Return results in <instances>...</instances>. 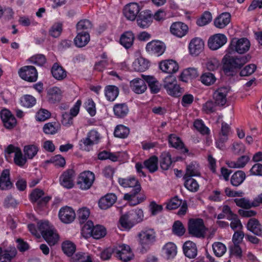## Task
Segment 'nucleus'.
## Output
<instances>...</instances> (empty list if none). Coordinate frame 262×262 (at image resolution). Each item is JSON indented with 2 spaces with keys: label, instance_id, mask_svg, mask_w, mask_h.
I'll return each instance as SVG.
<instances>
[{
  "label": "nucleus",
  "instance_id": "obj_1",
  "mask_svg": "<svg viewBox=\"0 0 262 262\" xmlns=\"http://www.w3.org/2000/svg\"><path fill=\"white\" fill-rule=\"evenodd\" d=\"M249 55L231 56L226 55L223 58L224 71L226 74L233 75L237 70L242 67L250 59Z\"/></svg>",
  "mask_w": 262,
  "mask_h": 262
},
{
  "label": "nucleus",
  "instance_id": "obj_2",
  "mask_svg": "<svg viewBox=\"0 0 262 262\" xmlns=\"http://www.w3.org/2000/svg\"><path fill=\"white\" fill-rule=\"evenodd\" d=\"M118 183L124 188H132L131 191L124 194V200L130 199L132 197L138 194L141 189L140 184L134 177L119 178Z\"/></svg>",
  "mask_w": 262,
  "mask_h": 262
},
{
  "label": "nucleus",
  "instance_id": "obj_3",
  "mask_svg": "<svg viewBox=\"0 0 262 262\" xmlns=\"http://www.w3.org/2000/svg\"><path fill=\"white\" fill-rule=\"evenodd\" d=\"M188 230L189 233L191 235L198 238H204L205 236L207 229L204 225L202 219H192L189 221Z\"/></svg>",
  "mask_w": 262,
  "mask_h": 262
},
{
  "label": "nucleus",
  "instance_id": "obj_4",
  "mask_svg": "<svg viewBox=\"0 0 262 262\" xmlns=\"http://www.w3.org/2000/svg\"><path fill=\"white\" fill-rule=\"evenodd\" d=\"M163 86L168 94L173 97H179L184 92L183 89L178 84L176 78L172 76L165 78Z\"/></svg>",
  "mask_w": 262,
  "mask_h": 262
},
{
  "label": "nucleus",
  "instance_id": "obj_5",
  "mask_svg": "<svg viewBox=\"0 0 262 262\" xmlns=\"http://www.w3.org/2000/svg\"><path fill=\"white\" fill-rule=\"evenodd\" d=\"M138 241L144 249L148 248L156 241V233L154 229L146 228L142 230L138 234Z\"/></svg>",
  "mask_w": 262,
  "mask_h": 262
},
{
  "label": "nucleus",
  "instance_id": "obj_6",
  "mask_svg": "<svg viewBox=\"0 0 262 262\" xmlns=\"http://www.w3.org/2000/svg\"><path fill=\"white\" fill-rule=\"evenodd\" d=\"M99 139L98 133L95 130L90 131L85 138L82 139L79 141L80 149L85 151H90L93 145L97 144Z\"/></svg>",
  "mask_w": 262,
  "mask_h": 262
},
{
  "label": "nucleus",
  "instance_id": "obj_7",
  "mask_svg": "<svg viewBox=\"0 0 262 262\" xmlns=\"http://www.w3.org/2000/svg\"><path fill=\"white\" fill-rule=\"evenodd\" d=\"M115 256L121 260L127 262L132 259L134 255L129 245L121 244L115 247Z\"/></svg>",
  "mask_w": 262,
  "mask_h": 262
},
{
  "label": "nucleus",
  "instance_id": "obj_8",
  "mask_svg": "<svg viewBox=\"0 0 262 262\" xmlns=\"http://www.w3.org/2000/svg\"><path fill=\"white\" fill-rule=\"evenodd\" d=\"M95 180L94 174L90 171H84L79 175L77 184L83 190L89 189L92 185Z\"/></svg>",
  "mask_w": 262,
  "mask_h": 262
},
{
  "label": "nucleus",
  "instance_id": "obj_9",
  "mask_svg": "<svg viewBox=\"0 0 262 262\" xmlns=\"http://www.w3.org/2000/svg\"><path fill=\"white\" fill-rule=\"evenodd\" d=\"M18 73L23 79L29 82H35L37 79V71L36 68L32 66L22 67L19 69Z\"/></svg>",
  "mask_w": 262,
  "mask_h": 262
},
{
  "label": "nucleus",
  "instance_id": "obj_10",
  "mask_svg": "<svg viewBox=\"0 0 262 262\" xmlns=\"http://www.w3.org/2000/svg\"><path fill=\"white\" fill-rule=\"evenodd\" d=\"M166 49L164 42L159 40H152L146 47V51L150 54L159 56L163 54Z\"/></svg>",
  "mask_w": 262,
  "mask_h": 262
},
{
  "label": "nucleus",
  "instance_id": "obj_11",
  "mask_svg": "<svg viewBox=\"0 0 262 262\" xmlns=\"http://www.w3.org/2000/svg\"><path fill=\"white\" fill-rule=\"evenodd\" d=\"M250 46V42L246 38H242L239 39L234 38L232 40L230 45L231 49L235 51L239 54H243L248 51Z\"/></svg>",
  "mask_w": 262,
  "mask_h": 262
},
{
  "label": "nucleus",
  "instance_id": "obj_12",
  "mask_svg": "<svg viewBox=\"0 0 262 262\" xmlns=\"http://www.w3.org/2000/svg\"><path fill=\"white\" fill-rule=\"evenodd\" d=\"M227 40L226 36L223 34H216L209 37L208 46L212 50H216L225 45Z\"/></svg>",
  "mask_w": 262,
  "mask_h": 262
},
{
  "label": "nucleus",
  "instance_id": "obj_13",
  "mask_svg": "<svg viewBox=\"0 0 262 262\" xmlns=\"http://www.w3.org/2000/svg\"><path fill=\"white\" fill-rule=\"evenodd\" d=\"M230 91L227 86L221 87L213 93L214 103L219 106H224L227 102V95Z\"/></svg>",
  "mask_w": 262,
  "mask_h": 262
},
{
  "label": "nucleus",
  "instance_id": "obj_14",
  "mask_svg": "<svg viewBox=\"0 0 262 262\" xmlns=\"http://www.w3.org/2000/svg\"><path fill=\"white\" fill-rule=\"evenodd\" d=\"M153 17L151 11L145 10L141 11L138 15L137 23L138 26L142 29L148 28L152 22Z\"/></svg>",
  "mask_w": 262,
  "mask_h": 262
},
{
  "label": "nucleus",
  "instance_id": "obj_15",
  "mask_svg": "<svg viewBox=\"0 0 262 262\" xmlns=\"http://www.w3.org/2000/svg\"><path fill=\"white\" fill-rule=\"evenodd\" d=\"M140 11L139 5L136 3H132L125 6L123 9V14L128 20L133 21L136 18H137V15L140 13Z\"/></svg>",
  "mask_w": 262,
  "mask_h": 262
},
{
  "label": "nucleus",
  "instance_id": "obj_16",
  "mask_svg": "<svg viewBox=\"0 0 262 262\" xmlns=\"http://www.w3.org/2000/svg\"><path fill=\"white\" fill-rule=\"evenodd\" d=\"M58 216L62 222L69 224L75 219V213L71 207L65 206L59 210Z\"/></svg>",
  "mask_w": 262,
  "mask_h": 262
},
{
  "label": "nucleus",
  "instance_id": "obj_17",
  "mask_svg": "<svg viewBox=\"0 0 262 262\" xmlns=\"http://www.w3.org/2000/svg\"><path fill=\"white\" fill-rule=\"evenodd\" d=\"M0 114L4 125L6 128L11 129L16 125V120L9 110L4 109Z\"/></svg>",
  "mask_w": 262,
  "mask_h": 262
},
{
  "label": "nucleus",
  "instance_id": "obj_18",
  "mask_svg": "<svg viewBox=\"0 0 262 262\" xmlns=\"http://www.w3.org/2000/svg\"><path fill=\"white\" fill-rule=\"evenodd\" d=\"M188 31V27L185 24L177 21L172 24L170 27L171 33L178 37H182L185 36Z\"/></svg>",
  "mask_w": 262,
  "mask_h": 262
},
{
  "label": "nucleus",
  "instance_id": "obj_19",
  "mask_svg": "<svg viewBox=\"0 0 262 262\" xmlns=\"http://www.w3.org/2000/svg\"><path fill=\"white\" fill-rule=\"evenodd\" d=\"M44 192L39 189H34L30 194V199L32 202H37L39 206L46 205L51 199L49 196L42 197Z\"/></svg>",
  "mask_w": 262,
  "mask_h": 262
},
{
  "label": "nucleus",
  "instance_id": "obj_20",
  "mask_svg": "<svg viewBox=\"0 0 262 262\" xmlns=\"http://www.w3.org/2000/svg\"><path fill=\"white\" fill-rule=\"evenodd\" d=\"M16 254L17 250L14 247L6 249L0 247V262H10Z\"/></svg>",
  "mask_w": 262,
  "mask_h": 262
},
{
  "label": "nucleus",
  "instance_id": "obj_21",
  "mask_svg": "<svg viewBox=\"0 0 262 262\" xmlns=\"http://www.w3.org/2000/svg\"><path fill=\"white\" fill-rule=\"evenodd\" d=\"M159 67L163 72L169 74L176 73L179 69L178 63L172 59L162 61Z\"/></svg>",
  "mask_w": 262,
  "mask_h": 262
},
{
  "label": "nucleus",
  "instance_id": "obj_22",
  "mask_svg": "<svg viewBox=\"0 0 262 262\" xmlns=\"http://www.w3.org/2000/svg\"><path fill=\"white\" fill-rule=\"evenodd\" d=\"M74 171L73 169H69L64 171L60 178L61 185L67 188H72L74 185Z\"/></svg>",
  "mask_w": 262,
  "mask_h": 262
},
{
  "label": "nucleus",
  "instance_id": "obj_23",
  "mask_svg": "<svg viewBox=\"0 0 262 262\" xmlns=\"http://www.w3.org/2000/svg\"><path fill=\"white\" fill-rule=\"evenodd\" d=\"M204 42L200 38L192 39L189 45V49L191 55L196 56L199 55L203 50Z\"/></svg>",
  "mask_w": 262,
  "mask_h": 262
},
{
  "label": "nucleus",
  "instance_id": "obj_24",
  "mask_svg": "<svg viewBox=\"0 0 262 262\" xmlns=\"http://www.w3.org/2000/svg\"><path fill=\"white\" fill-rule=\"evenodd\" d=\"M145 80L140 78H136L130 82L131 89L136 94H142L147 89Z\"/></svg>",
  "mask_w": 262,
  "mask_h": 262
},
{
  "label": "nucleus",
  "instance_id": "obj_25",
  "mask_svg": "<svg viewBox=\"0 0 262 262\" xmlns=\"http://www.w3.org/2000/svg\"><path fill=\"white\" fill-rule=\"evenodd\" d=\"M116 196L113 193H108L102 197L99 201V206L102 209H107L116 202Z\"/></svg>",
  "mask_w": 262,
  "mask_h": 262
},
{
  "label": "nucleus",
  "instance_id": "obj_26",
  "mask_svg": "<svg viewBox=\"0 0 262 262\" xmlns=\"http://www.w3.org/2000/svg\"><path fill=\"white\" fill-rule=\"evenodd\" d=\"M183 249L185 255L189 258H193L197 255L196 245L191 241H186L183 245Z\"/></svg>",
  "mask_w": 262,
  "mask_h": 262
},
{
  "label": "nucleus",
  "instance_id": "obj_27",
  "mask_svg": "<svg viewBox=\"0 0 262 262\" xmlns=\"http://www.w3.org/2000/svg\"><path fill=\"white\" fill-rule=\"evenodd\" d=\"M49 101L51 103L60 102L62 98V92L59 88L54 86L49 89L47 93Z\"/></svg>",
  "mask_w": 262,
  "mask_h": 262
},
{
  "label": "nucleus",
  "instance_id": "obj_28",
  "mask_svg": "<svg viewBox=\"0 0 262 262\" xmlns=\"http://www.w3.org/2000/svg\"><path fill=\"white\" fill-rule=\"evenodd\" d=\"M201 172L200 166L195 161H192L189 164L187 165L186 172L183 177L190 178L193 177H200Z\"/></svg>",
  "mask_w": 262,
  "mask_h": 262
},
{
  "label": "nucleus",
  "instance_id": "obj_29",
  "mask_svg": "<svg viewBox=\"0 0 262 262\" xmlns=\"http://www.w3.org/2000/svg\"><path fill=\"white\" fill-rule=\"evenodd\" d=\"M230 14L228 12H224L214 19V24L216 28L223 29L230 22Z\"/></svg>",
  "mask_w": 262,
  "mask_h": 262
},
{
  "label": "nucleus",
  "instance_id": "obj_30",
  "mask_svg": "<svg viewBox=\"0 0 262 262\" xmlns=\"http://www.w3.org/2000/svg\"><path fill=\"white\" fill-rule=\"evenodd\" d=\"M247 228L257 236L262 235V229L259 221L255 219H250L247 224Z\"/></svg>",
  "mask_w": 262,
  "mask_h": 262
},
{
  "label": "nucleus",
  "instance_id": "obj_31",
  "mask_svg": "<svg viewBox=\"0 0 262 262\" xmlns=\"http://www.w3.org/2000/svg\"><path fill=\"white\" fill-rule=\"evenodd\" d=\"M12 183L10 180V172L8 169L4 170L0 177V189L7 190L10 189Z\"/></svg>",
  "mask_w": 262,
  "mask_h": 262
},
{
  "label": "nucleus",
  "instance_id": "obj_32",
  "mask_svg": "<svg viewBox=\"0 0 262 262\" xmlns=\"http://www.w3.org/2000/svg\"><path fill=\"white\" fill-rule=\"evenodd\" d=\"M135 36L132 31H126L122 34L120 38V43L126 49L130 48L133 45Z\"/></svg>",
  "mask_w": 262,
  "mask_h": 262
},
{
  "label": "nucleus",
  "instance_id": "obj_33",
  "mask_svg": "<svg viewBox=\"0 0 262 262\" xmlns=\"http://www.w3.org/2000/svg\"><path fill=\"white\" fill-rule=\"evenodd\" d=\"M115 115L119 118H123L127 116L129 112L127 105L125 103H117L113 107Z\"/></svg>",
  "mask_w": 262,
  "mask_h": 262
},
{
  "label": "nucleus",
  "instance_id": "obj_34",
  "mask_svg": "<svg viewBox=\"0 0 262 262\" xmlns=\"http://www.w3.org/2000/svg\"><path fill=\"white\" fill-rule=\"evenodd\" d=\"M51 73L54 78L58 80H62L67 77L66 71L57 63L53 65Z\"/></svg>",
  "mask_w": 262,
  "mask_h": 262
},
{
  "label": "nucleus",
  "instance_id": "obj_35",
  "mask_svg": "<svg viewBox=\"0 0 262 262\" xmlns=\"http://www.w3.org/2000/svg\"><path fill=\"white\" fill-rule=\"evenodd\" d=\"M90 40L89 33L84 32V33H77V35L74 38V43L75 45L79 48L84 47L86 45Z\"/></svg>",
  "mask_w": 262,
  "mask_h": 262
},
{
  "label": "nucleus",
  "instance_id": "obj_36",
  "mask_svg": "<svg viewBox=\"0 0 262 262\" xmlns=\"http://www.w3.org/2000/svg\"><path fill=\"white\" fill-rule=\"evenodd\" d=\"M168 141L169 144L173 147L179 148L182 150L183 153L188 152V149L185 147L183 143L181 141L180 138L175 135L171 134L169 136Z\"/></svg>",
  "mask_w": 262,
  "mask_h": 262
},
{
  "label": "nucleus",
  "instance_id": "obj_37",
  "mask_svg": "<svg viewBox=\"0 0 262 262\" xmlns=\"http://www.w3.org/2000/svg\"><path fill=\"white\" fill-rule=\"evenodd\" d=\"M162 252L167 259L173 258L177 255V248L174 244L169 242L166 244L162 249Z\"/></svg>",
  "mask_w": 262,
  "mask_h": 262
},
{
  "label": "nucleus",
  "instance_id": "obj_38",
  "mask_svg": "<svg viewBox=\"0 0 262 262\" xmlns=\"http://www.w3.org/2000/svg\"><path fill=\"white\" fill-rule=\"evenodd\" d=\"M172 164L171 156L168 152H163L160 156V165L164 170H168Z\"/></svg>",
  "mask_w": 262,
  "mask_h": 262
},
{
  "label": "nucleus",
  "instance_id": "obj_39",
  "mask_svg": "<svg viewBox=\"0 0 262 262\" xmlns=\"http://www.w3.org/2000/svg\"><path fill=\"white\" fill-rule=\"evenodd\" d=\"M149 66V61L145 58L140 57L133 62V67L135 71L143 72Z\"/></svg>",
  "mask_w": 262,
  "mask_h": 262
},
{
  "label": "nucleus",
  "instance_id": "obj_40",
  "mask_svg": "<svg viewBox=\"0 0 262 262\" xmlns=\"http://www.w3.org/2000/svg\"><path fill=\"white\" fill-rule=\"evenodd\" d=\"M158 158L156 156H152L144 162V167L150 172H154L158 170Z\"/></svg>",
  "mask_w": 262,
  "mask_h": 262
},
{
  "label": "nucleus",
  "instance_id": "obj_41",
  "mask_svg": "<svg viewBox=\"0 0 262 262\" xmlns=\"http://www.w3.org/2000/svg\"><path fill=\"white\" fill-rule=\"evenodd\" d=\"M146 82L148 83L151 92L154 94L158 93L160 90L159 82L154 77L149 76L142 75Z\"/></svg>",
  "mask_w": 262,
  "mask_h": 262
},
{
  "label": "nucleus",
  "instance_id": "obj_42",
  "mask_svg": "<svg viewBox=\"0 0 262 262\" xmlns=\"http://www.w3.org/2000/svg\"><path fill=\"white\" fill-rule=\"evenodd\" d=\"M119 94V89L115 85H107L105 89V95L109 101H114Z\"/></svg>",
  "mask_w": 262,
  "mask_h": 262
},
{
  "label": "nucleus",
  "instance_id": "obj_43",
  "mask_svg": "<svg viewBox=\"0 0 262 262\" xmlns=\"http://www.w3.org/2000/svg\"><path fill=\"white\" fill-rule=\"evenodd\" d=\"M92 23L88 19H82L78 22L76 25L77 33H84L89 31L92 28Z\"/></svg>",
  "mask_w": 262,
  "mask_h": 262
},
{
  "label": "nucleus",
  "instance_id": "obj_44",
  "mask_svg": "<svg viewBox=\"0 0 262 262\" xmlns=\"http://www.w3.org/2000/svg\"><path fill=\"white\" fill-rule=\"evenodd\" d=\"M246 178L245 173L242 170L236 171L231 178V183L234 186L241 185Z\"/></svg>",
  "mask_w": 262,
  "mask_h": 262
},
{
  "label": "nucleus",
  "instance_id": "obj_45",
  "mask_svg": "<svg viewBox=\"0 0 262 262\" xmlns=\"http://www.w3.org/2000/svg\"><path fill=\"white\" fill-rule=\"evenodd\" d=\"M59 128L60 125L58 122H49L44 125L43 131L46 134L54 135L57 133Z\"/></svg>",
  "mask_w": 262,
  "mask_h": 262
},
{
  "label": "nucleus",
  "instance_id": "obj_46",
  "mask_svg": "<svg viewBox=\"0 0 262 262\" xmlns=\"http://www.w3.org/2000/svg\"><path fill=\"white\" fill-rule=\"evenodd\" d=\"M183 179L185 181L184 186L188 190L191 192H196L198 190L199 185L195 179L192 177L185 178V177H183Z\"/></svg>",
  "mask_w": 262,
  "mask_h": 262
},
{
  "label": "nucleus",
  "instance_id": "obj_47",
  "mask_svg": "<svg viewBox=\"0 0 262 262\" xmlns=\"http://www.w3.org/2000/svg\"><path fill=\"white\" fill-rule=\"evenodd\" d=\"M42 237L50 246L54 245L58 241V235L55 232L53 228L44 233Z\"/></svg>",
  "mask_w": 262,
  "mask_h": 262
},
{
  "label": "nucleus",
  "instance_id": "obj_48",
  "mask_svg": "<svg viewBox=\"0 0 262 262\" xmlns=\"http://www.w3.org/2000/svg\"><path fill=\"white\" fill-rule=\"evenodd\" d=\"M23 151L26 157L32 159L37 154L38 148L35 145H28L24 146Z\"/></svg>",
  "mask_w": 262,
  "mask_h": 262
},
{
  "label": "nucleus",
  "instance_id": "obj_49",
  "mask_svg": "<svg viewBox=\"0 0 262 262\" xmlns=\"http://www.w3.org/2000/svg\"><path fill=\"white\" fill-rule=\"evenodd\" d=\"M62 249L64 253L70 257L75 252L76 246L72 242L67 241L62 243Z\"/></svg>",
  "mask_w": 262,
  "mask_h": 262
},
{
  "label": "nucleus",
  "instance_id": "obj_50",
  "mask_svg": "<svg viewBox=\"0 0 262 262\" xmlns=\"http://www.w3.org/2000/svg\"><path fill=\"white\" fill-rule=\"evenodd\" d=\"M129 133V129L128 127L123 125H118L116 127L114 134L116 137L125 138L128 136Z\"/></svg>",
  "mask_w": 262,
  "mask_h": 262
},
{
  "label": "nucleus",
  "instance_id": "obj_51",
  "mask_svg": "<svg viewBox=\"0 0 262 262\" xmlns=\"http://www.w3.org/2000/svg\"><path fill=\"white\" fill-rule=\"evenodd\" d=\"M119 221L121 226L125 229H130L135 225L133 220L130 219V216L128 212L122 215Z\"/></svg>",
  "mask_w": 262,
  "mask_h": 262
},
{
  "label": "nucleus",
  "instance_id": "obj_52",
  "mask_svg": "<svg viewBox=\"0 0 262 262\" xmlns=\"http://www.w3.org/2000/svg\"><path fill=\"white\" fill-rule=\"evenodd\" d=\"M106 231L105 228L101 225H96L93 227L91 236L95 239H100L105 236Z\"/></svg>",
  "mask_w": 262,
  "mask_h": 262
},
{
  "label": "nucleus",
  "instance_id": "obj_53",
  "mask_svg": "<svg viewBox=\"0 0 262 262\" xmlns=\"http://www.w3.org/2000/svg\"><path fill=\"white\" fill-rule=\"evenodd\" d=\"M212 247L213 252L217 257L222 256L226 251V247L221 242H215Z\"/></svg>",
  "mask_w": 262,
  "mask_h": 262
},
{
  "label": "nucleus",
  "instance_id": "obj_54",
  "mask_svg": "<svg viewBox=\"0 0 262 262\" xmlns=\"http://www.w3.org/2000/svg\"><path fill=\"white\" fill-rule=\"evenodd\" d=\"M128 213L130 216V219L133 220L135 225L142 221L144 216L142 210L136 209L128 212Z\"/></svg>",
  "mask_w": 262,
  "mask_h": 262
},
{
  "label": "nucleus",
  "instance_id": "obj_55",
  "mask_svg": "<svg viewBox=\"0 0 262 262\" xmlns=\"http://www.w3.org/2000/svg\"><path fill=\"white\" fill-rule=\"evenodd\" d=\"M29 61L32 64L38 66H43L47 62L45 56L43 54H36L32 56L29 59Z\"/></svg>",
  "mask_w": 262,
  "mask_h": 262
},
{
  "label": "nucleus",
  "instance_id": "obj_56",
  "mask_svg": "<svg viewBox=\"0 0 262 262\" xmlns=\"http://www.w3.org/2000/svg\"><path fill=\"white\" fill-rule=\"evenodd\" d=\"M234 202L236 205L241 208L249 209L252 207H254L253 202H251L249 200L245 198L235 199Z\"/></svg>",
  "mask_w": 262,
  "mask_h": 262
},
{
  "label": "nucleus",
  "instance_id": "obj_57",
  "mask_svg": "<svg viewBox=\"0 0 262 262\" xmlns=\"http://www.w3.org/2000/svg\"><path fill=\"white\" fill-rule=\"evenodd\" d=\"M228 219L231 221L230 226L232 230L235 231L242 230L243 226L236 214L231 217H228Z\"/></svg>",
  "mask_w": 262,
  "mask_h": 262
},
{
  "label": "nucleus",
  "instance_id": "obj_58",
  "mask_svg": "<svg viewBox=\"0 0 262 262\" xmlns=\"http://www.w3.org/2000/svg\"><path fill=\"white\" fill-rule=\"evenodd\" d=\"M201 80L203 84L206 85H210L215 82L216 78L212 73L207 72L201 76Z\"/></svg>",
  "mask_w": 262,
  "mask_h": 262
},
{
  "label": "nucleus",
  "instance_id": "obj_59",
  "mask_svg": "<svg viewBox=\"0 0 262 262\" xmlns=\"http://www.w3.org/2000/svg\"><path fill=\"white\" fill-rule=\"evenodd\" d=\"M47 163H53L56 166L63 167L66 164L64 158L60 155L52 157L49 160L46 162Z\"/></svg>",
  "mask_w": 262,
  "mask_h": 262
},
{
  "label": "nucleus",
  "instance_id": "obj_60",
  "mask_svg": "<svg viewBox=\"0 0 262 262\" xmlns=\"http://www.w3.org/2000/svg\"><path fill=\"white\" fill-rule=\"evenodd\" d=\"M194 128L201 134L207 135L209 133V129L207 127L201 120H196L193 123Z\"/></svg>",
  "mask_w": 262,
  "mask_h": 262
},
{
  "label": "nucleus",
  "instance_id": "obj_61",
  "mask_svg": "<svg viewBox=\"0 0 262 262\" xmlns=\"http://www.w3.org/2000/svg\"><path fill=\"white\" fill-rule=\"evenodd\" d=\"M212 19V15L208 11L205 12L202 16L197 20L196 24L199 26H204L208 24Z\"/></svg>",
  "mask_w": 262,
  "mask_h": 262
},
{
  "label": "nucleus",
  "instance_id": "obj_62",
  "mask_svg": "<svg viewBox=\"0 0 262 262\" xmlns=\"http://www.w3.org/2000/svg\"><path fill=\"white\" fill-rule=\"evenodd\" d=\"M52 228L53 227L49 224V222L47 221H41L37 223L38 230L40 232L42 236Z\"/></svg>",
  "mask_w": 262,
  "mask_h": 262
},
{
  "label": "nucleus",
  "instance_id": "obj_63",
  "mask_svg": "<svg viewBox=\"0 0 262 262\" xmlns=\"http://www.w3.org/2000/svg\"><path fill=\"white\" fill-rule=\"evenodd\" d=\"M173 232L178 236L183 235L185 232V229L182 223L179 221H176L172 226Z\"/></svg>",
  "mask_w": 262,
  "mask_h": 262
},
{
  "label": "nucleus",
  "instance_id": "obj_64",
  "mask_svg": "<svg viewBox=\"0 0 262 262\" xmlns=\"http://www.w3.org/2000/svg\"><path fill=\"white\" fill-rule=\"evenodd\" d=\"M256 69V66L254 64H249L241 71L239 75L242 77L249 76L255 72Z\"/></svg>",
  "mask_w": 262,
  "mask_h": 262
}]
</instances>
